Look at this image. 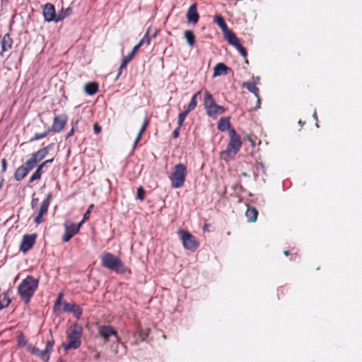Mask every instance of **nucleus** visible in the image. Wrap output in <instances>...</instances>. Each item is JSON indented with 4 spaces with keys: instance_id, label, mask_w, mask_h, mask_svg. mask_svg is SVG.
Returning a JSON list of instances; mask_svg holds the SVG:
<instances>
[{
    "instance_id": "1",
    "label": "nucleus",
    "mask_w": 362,
    "mask_h": 362,
    "mask_svg": "<svg viewBox=\"0 0 362 362\" xmlns=\"http://www.w3.org/2000/svg\"><path fill=\"white\" fill-rule=\"evenodd\" d=\"M38 286V280L32 276H28L18 286V292L21 298L27 304Z\"/></svg>"
},
{
    "instance_id": "2",
    "label": "nucleus",
    "mask_w": 362,
    "mask_h": 362,
    "mask_svg": "<svg viewBox=\"0 0 362 362\" xmlns=\"http://www.w3.org/2000/svg\"><path fill=\"white\" fill-rule=\"evenodd\" d=\"M230 141L225 151L221 152V157L224 160H229L234 158V156L239 151L242 146V141L240 136L236 133L234 129L229 131Z\"/></svg>"
},
{
    "instance_id": "3",
    "label": "nucleus",
    "mask_w": 362,
    "mask_h": 362,
    "mask_svg": "<svg viewBox=\"0 0 362 362\" xmlns=\"http://www.w3.org/2000/svg\"><path fill=\"white\" fill-rule=\"evenodd\" d=\"M101 264L103 267L120 274L127 271V268L120 259L110 252H106L101 257Z\"/></svg>"
},
{
    "instance_id": "4",
    "label": "nucleus",
    "mask_w": 362,
    "mask_h": 362,
    "mask_svg": "<svg viewBox=\"0 0 362 362\" xmlns=\"http://www.w3.org/2000/svg\"><path fill=\"white\" fill-rule=\"evenodd\" d=\"M187 176V168L184 164H176L169 176L173 188L178 189L184 185Z\"/></svg>"
},
{
    "instance_id": "5",
    "label": "nucleus",
    "mask_w": 362,
    "mask_h": 362,
    "mask_svg": "<svg viewBox=\"0 0 362 362\" xmlns=\"http://www.w3.org/2000/svg\"><path fill=\"white\" fill-rule=\"evenodd\" d=\"M70 13L71 9L67 8L66 11L62 10L58 14H56L54 6L50 3L46 4L43 8V16L47 22H59L69 16Z\"/></svg>"
},
{
    "instance_id": "6",
    "label": "nucleus",
    "mask_w": 362,
    "mask_h": 362,
    "mask_svg": "<svg viewBox=\"0 0 362 362\" xmlns=\"http://www.w3.org/2000/svg\"><path fill=\"white\" fill-rule=\"evenodd\" d=\"M83 329L82 327L78 324L73 325L71 332L68 336V343L64 344V348L65 350L76 349L81 344V338L82 336Z\"/></svg>"
},
{
    "instance_id": "7",
    "label": "nucleus",
    "mask_w": 362,
    "mask_h": 362,
    "mask_svg": "<svg viewBox=\"0 0 362 362\" xmlns=\"http://www.w3.org/2000/svg\"><path fill=\"white\" fill-rule=\"evenodd\" d=\"M179 234L181 235L182 244L185 249L192 252L197 249L199 244L194 235L184 230H179Z\"/></svg>"
},
{
    "instance_id": "8",
    "label": "nucleus",
    "mask_w": 362,
    "mask_h": 362,
    "mask_svg": "<svg viewBox=\"0 0 362 362\" xmlns=\"http://www.w3.org/2000/svg\"><path fill=\"white\" fill-rule=\"evenodd\" d=\"M223 34L224 37L228 42V43L233 46L243 57H245L247 54V50L240 43V40L235 35V33H233L231 30H228Z\"/></svg>"
},
{
    "instance_id": "9",
    "label": "nucleus",
    "mask_w": 362,
    "mask_h": 362,
    "mask_svg": "<svg viewBox=\"0 0 362 362\" xmlns=\"http://www.w3.org/2000/svg\"><path fill=\"white\" fill-rule=\"evenodd\" d=\"M98 333L103 338L104 341L107 343L110 337H114L118 343H120V338L117 331L110 325H101L98 327Z\"/></svg>"
},
{
    "instance_id": "10",
    "label": "nucleus",
    "mask_w": 362,
    "mask_h": 362,
    "mask_svg": "<svg viewBox=\"0 0 362 362\" xmlns=\"http://www.w3.org/2000/svg\"><path fill=\"white\" fill-rule=\"evenodd\" d=\"M68 120L66 115H59L54 117L53 123L51 128H48L49 132L55 133L60 132L65 127Z\"/></svg>"
},
{
    "instance_id": "11",
    "label": "nucleus",
    "mask_w": 362,
    "mask_h": 362,
    "mask_svg": "<svg viewBox=\"0 0 362 362\" xmlns=\"http://www.w3.org/2000/svg\"><path fill=\"white\" fill-rule=\"evenodd\" d=\"M37 235L35 234L25 235L21 243L20 250L23 253L30 250L35 243Z\"/></svg>"
},
{
    "instance_id": "12",
    "label": "nucleus",
    "mask_w": 362,
    "mask_h": 362,
    "mask_svg": "<svg viewBox=\"0 0 362 362\" xmlns=\"http://www.w3.org/2000/svg\"><path fill=\"white\" fill-rule=\"evenodd\" d=\"M65 232L63 235L62 240L64 242H69L72 237L77 234L79 231V226H75V223H67L64 224Z\"/></svg>"
},
{
    "instance_id": "13",
    "label": "nucleus",
    "mask_w": 362,
    "mask_h": 362,
    "mask_svg": "<svg viewBox=\"0 0 362 362\" xmlns=\"http://www.w3.org/2000/svg\"><path fill=\"white\" fill-rule=\"evenodd\" d=\"M48 153V147H45L38 150L33 153L30 158L28 160V164L31 167H35L37 163L42 160Z\"/></svg>"
},
{
    "instance_id": "14",
    "label": "nucleus",
    "mask_w": 362,
    "mask_h": 362,
    "mask_svg": "<svg viewBox=\"0 0 362 362\" xmlns=\"http://www.w3.org/2000/svg\"><path fill=\"white\" fill-rule=\"evenodd\" d=\"M34 167H31L30 165L28 164V160L18 167L14 174V178L16 181H21L23 178L26 177V175L28 174V173L33 170Z\"/></svg>"
},
{
    "instance_id": "15",
    "label": "nucleus",
    "mask_w": 362,
    "mask_h": 362,
    "mask_svg": "<svg viewBox=\"0 0 362 362\" xmlns=\"http://www.w3.org/2000/svg\"><path fill=\"white\" fill-rule=\"evenodd\" d=\"M62 295L60 294L58 299L57 300L55 304H54V310L56 311L60 312V313H64V312H71L72 305L74 303H69L66 302H61Z\"/></svg>"
},
{
    "instance_id": "16",
    "label": "nucleus",
    "mask_w": 362,
    "mask_h": 362,
    "mask_svg": "<svg viewBox=\"0 0 362 362\" xmlns=\"http://www.w3.org/2000/svg\"><path fill=\"white\" fill-rule=\"evenodd\" d=\"M199 14L197 11V4H192L187 13V18L189 23H197L199 21Z\"/></svg>"
},
{
    "instance_id": "17",
    "label": "nucleus",
    "mask_w": 362,
    "mask_h": 362,
    "mask_svg": "<svg viewBox=\"0 0 362 362\" xmlns=\"http://www.w3.org/2000/svg\"><path fill=\"white\" fill-rule=\"evenodd\" d=\"M28 350L33 354L37 356L40 357L43 361L47 362L49 359V356L48 354L44 350H40L35 346H29Z\"/></svg>"
},
{
    "instance_id": "18",
    "label": "nucleus",
    "mask_w": 362,
    "mask_h": 362,
    "mask_svg": "<svg viewBox=\"0 0 362 362\" xmlns=\"http://www.w3.org/2000/svg\"><path fill=\"white\" fill-rule=\"evenodd\" d=\"M229 68L223 63H218L214 69L213 77H217L220 76H225L228 74Z\"/></svg>"
},
{
    "instance_id": "19",
    "label": "nucleus",
    "mask_w": 362,
    "mask_h": 362,
    "mask_svg": "<svg viewBox=\"0 0 362 362\" xmlns=\"http://www.w3.org/2000/svg\"><path fill=\"white\" fill-rule=\"evenodd\" d=\"M12 44H13V40L10 37L9 34H8V33L5 34L1 40V49H2L1 55H3V52L9 50L12 47Z\"/></svg>"
},
{
    "instance_id": "20",
    "label": "nucleus",
    "mask_w": 362,
    "mask_h": 362,
    "mask_svg": "<svg viewBox=\"0 0 362 362\" xmlns=\"http://www.w3.org/2000/svg\"><path fill=\"white\" fill-rule=\"evenodd\" d=\"M216 103L213 98V95L207 90L204 92V106L206 109V112L211 109Z\"/></svg>"
},
{
    "instance_id": "21",
    "label": "nucleus",
    "mask_w": 362,
    "mask_h": 362,
    "mask_svg": "<svg viewBox=\"0 0 362 362\" xmlns=\"http://www.w3.org/2000/svg\"><path fill=\"white\" fill-rule=\"evenodd\" d=\"M226 109L224 107L216 104L211 109L209 110L206 113L210 117L216 118L218 115L224 113Z\"/></svg>"
},
{
    "instance_id": "22",
    "label": "nucleus",
    "mask_w": 362,
    "mask_h": 362,
    "mask_svg": "<svg viewBox=\"0 0 362 362\" xmlns=\"http://www.w3.org/2000/svg\"><path fill=\"white\" fill-rule=\"evenodd\" d=\"M243 86L246 88L250 92L255 94V95L257 98V102L259 105L260 103V99L259 95V89L256 86V84L251 82H245L243 83Z\"/></svg>"
},
{
    "instance_id": "23",
    "label": "nucleus",
    "mask_w": 362,
    "mask_h": 362,
    "mask_svg": "<svg viewBox=\"0 0 362 362\" xmlns=\"http://www.w3.org/2000/svg\"><path fill=\"white\" fill-rule=\"evenodd\" d=\"M84 90L89 95H95L98 91V84L95 82H90L85 85Z\"/></svg>"
},
{
    "instance_id": "24",
    "label": "nucleus",
    "mask_w": 362,
    "mask_h": 362,
    "mask_svg": "<svg viewBox=\"0 0 362 362\" xmlns=\"http://www.w3.org/2000/svg\"><path fill=\"white\" fill-rule=\"evenodd\" d=\"M247 209L245 213V216L249 222H255L257 220L258 216V211L255 208H250L249 205L247 204Z\"/></svg>"
},
{
    "instance_id": "25",
    "label": "nucleus",
    "mask_w": 362,
    "mask_h": 362,
    "mask_svg": "<svg viewBox=\"0 0 362 362\" xmlns=\"http://www.w3.org/2000/svg\"><path fill=\"white\" fill-rule=\"evenodd\" d=\"M230 125V118L229 117H223L221 118L218 122V129L221 132H225L229 129Z\"/></svg>"
},
{
    "instance_id": "26",
    "label": "nucleus",
    "mask_w": 362,
    "mask_h": 362,
    "mask_svg": "<svg viewBox=\"0 0 362 362\" xmlns=\"http://www.w3.org/2000/svg\"><path fill=\"white\" fill-rule=\"evenodd\" d=\"M214 22L219 26L223 33L227 32L229 29L226 23L223 18L221 16H216L214 17Z\"/></svg>"
},
{
    "instance_id": "27",
    "label": "nucleus",
    "mask_w": 362,
    "mask_h": 362,
    "mask_svg": "<svg viewBox=\"0 0 362 362\" xmlns=\"http://www.w3.org/2000/svg\"><path fill=\"white\" fill-rule=\"evenodd\" d=\"M200 94V91L196 93L192 97V99H191V101L190 103H189V105H187V107L186 110H185L186 112H187L188 113H189L191 111H192L193 110L195 109L197 105V96Z\"/></svg>"
},
{
    "instance_id": "28",
    "label": "nucleus",
    "mask_w": 362,
    "mask_h": 362,
    "mask_svg": "<svg viewBox=\"0 0 362 362\" xmlns=\"http://www.w3.org/2000/svg\"><path fill=\"white\" fill-rule=\"evenodd\" d=\"M11 303L10 298L6 293L0 294V310L8 306Z\"/></svg>"
},
{
    "instance_id": "29",
    "label": "nucleus",
    "mask_w": 362,
    "mask_h": 362,
    "mask_svg": "<svg viewBox=\"0 0 362 362\" xmlns=\"http://www.w3.org/2000/svg\"><path fill=\"white\" fill-rule=\"evenodd\" d=\"M148 120L146 119H144V122H143V124L139 130V132L134 142V148H135V146H136V144H138V142L140 141L141 139V135L142 134L145 132L147 126H148Z\"/></svg>"
},
{
    "instance_id": "30",
    "label": "nucleus",
    "mask_w": 362,
    "mask_h": 362,
    "mask_svg": "<svg viewBox=\"0 0 362 362\" xmlns=\"http://www.w3.org/2000/svg\"><path fill=\"white\" fill-rule=\"evenodd\" d=\"M185 37L189 46H193L195 43V37L192 31L186 30L185 32Z\"/></svg>"
},
{
    "instance_id": "31",
    "label": "nucleus",
    "mask_w": 362,
    "mask_h": 362,
    "mask_svg": "<svg viewBox=\"0 0 362 362\" xmlns=\"http://www.w3.org/2000/svg\"><path fill=\"white\" fill-rule=\"evenodd\" d=\"M43 172H44L43 169L42 168H40V166H38L37 170L34 172V173L30 177L29 182H33L35 180H40Z\"/></svg>"
},
{
    "instance_id": "32",
    "label": "nucleus",
    "mask_w": 362,
    "mask_h": 362,
    "mask_svg": "<svg viewBox=\"0 0 362 362\" xmlns=\"http://www.w3.org/2000/svg\"><path fill=\"white\" fill-rule=\"evenodd\" d=\"M70 313H72L74 317H76L77 319H79L82 315L83 310L80 306L74 303V305H72L71 310Z\"/></svg>"
},
{
    "instance_id": "33",
    "label": "nucleus",
    "mask_w": 362,
    "mask_h": 362,
    "mask_svg": "<svg viewBox=\"0 0 362 362\" xmlns=\"http://www.w3.org/2000/svg\"><path fill=\"white\" fill-rule=\"evenodd\" d=\"M189 113L184 110L183 112H180L178 115V120H177V124L179 125V127H181L185 122V118L187 117V115Z\"/></svg>"
},
{
    "instance_id": "34",
    "label": "nucleus",
    "mask_w": 362,
    "mask_h": 362,
    "mask_svg": "<svg viewBox=\"0 0 362 362\" xmlns=\"http://www.w3.org/2000/svg\"><path fill=\"white\" fill-rule=\"evenodd\" d=\"M49 129H47L45 132L43 133H36L35 134L33 138L31 139V141H37L40 140L41 139H43L47 136V135L49 133Z\"/></svg>"
},
{
    "instance_id": "35",
    "label": "nucleus",
    "mask_w": 362,
    "mask_h": 362,
    "mask_svg": "<svg viewBox=\"0 0 362 362\" xmlns=\"http://www.w3.org/2000/svg\"><path fill=\"white\" fill-rule=\"evenodd\" d=\"M46 214H45V212H43L39 209L38 214L34 219L35 223L37 224H40V223H42L43 222L42 216Z\"/></svg>"
},
{
    "instance_id": "36",
    "label": "nucleus",
    "mask_w": 362,
    "mask_h": 362,
    "mask_svg": "<svg viewBox=\"0 0 362 362\" xmlns=\"http://www.w3.org/2000/svg\"><path fill=\"white\" fill-rule=\"evenodd\" d=\"M151 38L148 35V33H146V35L143 37V38L139 42L140 45H143L144 44L149 45L151 42Z\"/></svg>"
},
{
    "instance_id": "37",
    "label": "nucleus",
    "mask_w": 362,
    "mask_h": 362,
    "mask_svg": "<svg viewBox=\"0 0 362 362\" xmlns=\"http://www.w3.org/2000/svg\"><path fill=\"white\" fill-rule=\"evenodd\" d=\"M54 346V341H48L46 344V347L45 349V351L48 354V355H50V353L52 351Z\"/></svg>"
},
{
    "instance_id": "38",
    "label": "nucleus",
    "mask_w": 362,
    "mask_h": 362,
    "mask_svg": "<svg viewBox=\"0 0 362 362\" xmlns=\"http://www.w3.org/2000/svg\"><path fill=\"white\" fill-rule=\"evenodd\" d=\"M144 195H145L144 189L141 187H139L137 189V192H136L137 199L139 200H144Z\"/></svg>"
},
{
    "instance_id": "39",
    "label": "nucleus",
    "mask_w": 362,
    "mask_h": 362,
    "mask_svg": "<svg viewBox=\"0 0 362 362\" xmlns=\"http://www.w3.org/2000/svg\"><path fill=\"white\" fill-rule=\"evenodd\" d=\"M49 206V204H47V202L46 203L42 202L40 207V210L45 212V214H47V211H48Z\"/></svg>"
},
{
    "instance_id": "40",
    "label": "nucleus",
    "mask_w": 362,
    "mask_h": 362,
    "mask_svg": "<svg viewBox=\"0 0 362 362\" xmlns=\"http://www.w3.org/2000/svg\"><path fill=\"white\" fill-rule=\"evenodd\" d=\"M127 66V64H126L125 62H122L119 68V70H118V75H117V77H119L121 74H122V72L124 69H126Z\"/></svg>"
},
{
    "instance_id": "41",
    "label": "nucleus",
    "mask_w": 362,
    "mask_h": 362,
    "mask_svg": "<svg viewBox=\"0 0 362 362\" xmlns=\"http://www.w3.org/2000/svg\"><path fill=\"white\" fill-rule=\"evenodd\" d=\"M93 208V204H91L88 206V210L83 215V220H86V219L89 218V215H90V211Z\"/></svg>"
},
{
    "instance_id": "42",
    "label": "nucleus",
    "mask_w": 362,
    "mask_h": 362,
    "mask_svg": "<svg viewBox=\"0 0 362 362\" xmlns=\"http://www.w3.org/2000/svg\"><path fill=\"white\" fill-rule=\"evenodd\" d=\"M53 158L47 160L42 163L39 166L43 169L44 168L47 167L49 164H51L53 162Z\"/></svg>"
},
{
    "instance_id": "43",
    "label": "nucleus",
    "mask_w": 362,
    "mask_h": 362,
    "mask_svg": "<svg viewBox=\"0 0 362 362\" xmlns=\"http://www.w3.org/2000/svg\"><path fill=\"white\" fill-rule=\"evenodd\" d=\"M93 130H94L95 134H99V133L101 132L102 129H101V127L99 124H95L93 125Z\"/></svg>"
},
{
    "instance_id": "44",
    "label": "nucleus",
    "mask_w": 362,
    "mask_h": 362,
    "mask_svg": "<svg viewBox=\"0 0 362 362\" xmlns=\"http://www.w3.org/2000/svg\"><path fill=\"white\" fill-rule=\"evenodd\" d=\"M133 59V57H132L129 54L124 57L122 59V62H125L126 64H129L131 60Z\"/></svg>"
},
{
    "instance_id": "45",
    "label": "nucleus",
    "mask_w": 362,
    "mask_h": 362,
    "mask_svg": "<svg viewBox=\"0 0 362 362\" xmlns=\"http://www.w3.org/2000/svg\"><path fill=\"white\" fill-rule=\"evenodd\" d=\"M38 202H39L38 198H33V199L31 201V207H32V209H34L35 207L37 206V205L38 204Z\"/></svg>"
},
{
    "instance_id": "46",
    "label": "nucleus",
    "mask_w": 362,
    "mask_h": 362,
    "mask_svg": "<svg viewBox=\"0 0 362 362\" xmlns=\"http://www.w3.org/2000/svg\"><path fill=\"white\" fill-rule=\"evenodd\" d=\"M180 129L179 126L173 131V138L176 139L179 136L180 134Z\"/></svg>"
},
{
    "instance_id": "47",
    "label": "nucleus",
    "mask_w": 362,
    "mask_h": 362,
    "mask_svg": "<svg viewBox=\"0 0 362 362\" xmlns=\"http://www.w3.org/2000/svg\"><path fill=\"white\" fill-rule=\"evenodd\" d=\"M51 199H52V194L51 193H48L47 197H46V198L42 201V202H45V203L47 202V204H49Z\"/></svg>"
},
{
    "instance_id": "48",
    "label": "nucleus",
    "mask_w": 362,
    "mask_h": 362,
    "mask_svg": "<svg viewBox=\"0 0 362 362\" xmlns=\"http://www.w3.org/2000/svg\"><path fill=\"white\" fill-rule=\"evenodd\" d=\"M1 165H2V172H6V160L5 159L1 160Z\"/></svg>"
},
{
    "instance_id": "49",
    "label": "nucleus",
    "mask_w": 362,
    "mask_h": 362,
    "mask_svg": "<svg viewBox=\"0 0 362 362\" xmlns=\"http://www.w3.org/2000/svg\"><path fill=\"white\" fill-rule=\"evenodd\" d=\"M74 134V127L71 129V130L68 132L66 135V138L71 136Z\"/></svg>"
},
{
    "instance_id": "50",
    "label": "nucleus",
    "mask_w": 362,
    "mask_h": 362,
    "mask_svg": "<svg viewBox=\"0 0 362 362\" xmlns=\"http://www.w3.org/2000/svg\"><path fill=\"white\" fill-rule=\"evenodd\" d=\"M141 46H142L141 45L138 43L136 46L134 47V48L132 49V51H134V52H136Z\"/></svg>"
},
{
    "instance_id": "51",
    "label": "nucleus",
    "mask_w": 362,
    "mask_h": 362,
    "mask_svg": "<svg viewBox=\"0 0 362 362\" xmlns=\"http://www.w3.org/2000/svg\"><path fill=\"white\" fill-rule=\"evenodd\" d=\"M85 220H83V218L82 219V221L78 223V224L75 223V226H79V229L81 228L82 224L84 223Z\"/></svg>"
},
{
    "instance_id": "52",
    "label": "nucleus",
    "mask_w": 362,
    "mask_h": 362,
    "mask_svg": "<svg viewBox=\"0 0 362 362\" xmlns=\"http://www.w3.org/2000/svg\"><path fill=\"white\" fill-rule=\"evenodd\" d=\"M313 117L315 119H317V112H316V110H315L314 113H313Z\"/></svg>"
},
{
    "instance_id": "53",
    "label": "nucleus",
    "mask_w": 362,
    "mask_h": 362,
    "mask_svg": "<svg viewBox=\"0 0 362 362\" xmlns=\"http://www.w3.org/2000/svg\"><path fill=\"white\" fill-rule=\"evenodd\" d=\"M136 54V52H134V51L132 50V52L129 53V54L134 57V54Z\"/></svg>"
},
{
    "instance_id": "54",
    "label": "nucleus",
    "mask_w": 362,
    "mask_h": 362,
    "mask_svg": "<svg viewBox=\"0 0 362 362\" xmlns=\"http://www.w3.org/2000/svg\"><path fill=\"white\" fill-rule=\"evenodd\" d=\"M284 255H286V256H288V251H285V252H284Z\"/></svg>"
},
{
    "instance_id": "55",
    "label": "nucleus",
    "mask_w": 362,
    "mask_h": 362,
    "mask_svg": "<svg viewBox=\"0 0 362 362\" xmlns=\"http://www.w3.org/2000/svg\"><path fill=\"white\" fill-rule=\"evenodd\" d=\"M299 124L303 126V123L301 122V121H299Z\"/></svg>"
},
{
    "instance_id": "56",
    "label": "nucleus",
    "mask_w": 362,
    "mask_h": 362,
    "mask_svg": "<svg viewBox=\"0 0 362 362\" xmlns=\"http://www.w3.org/2000/svg\"><path fill=\"white\" fill-rule=\"evenodd\" d=\"M59 362H65L64 360H59Z\"/></svg>"
},
{
    "instance_id": "57",
    "label": "nucleus",
    "mask_w": 362,
    "mask_h": 362,
    "mask_svg": "<svg viewBox=\"0 0 362 362\" xmlns=\"http://www.w3.org/2000/svg\"><path fill=\"white\" fill-rule=\"evenodd\" d=\"M259 78L258 77H257V78H256V81H259Z\"/></svg>"
},
{
    "instance_id": "58",
    "label": "nucleus",
    "mask_w": 362,
    "mask_h": 362,
    "mask_svg": "<svg viewBox=\"0 0 362 362\" xmlns=\"http://www.w3.org/2000/svg\"><path fill=\"white\" fill-rule=\"evenodd\" d=\"M2 183H3V181H1V183H0V187H1V185H2Z\"/></svg>"
},
{
    "instance_id": "59",
    "label": "nucleus",
    "mask_w": 362,
    "mask_h": 362,
    "mask_svg": "<svg viewBox=\"0 0 362 362\" xmlns=\"http://www.w3.org/2000/svg\"><path fill=\"white\" fill-rule=\"evenodd\" d=\"M2 183H3V181H1V183H0V187H1V185H2Z\"/></svg>"
}]
</instances>
